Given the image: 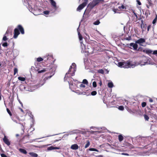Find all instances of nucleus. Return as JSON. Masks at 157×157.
<instances>
[{"instance_id": "nucleus-14", "label": "nucleus", "mask_w": 157, "mask_h": 157, "mask_svg": "<svg viewBox=\"0 0 157 157\" xmlns=\"http://www.w3.org/2000/svg\"><path fill=\"white\" fill-rule=\"evenodd\" d=\"M71 148L72 149L75 150L78 149V146L77 144H75L72 145L71 147Z\"/></svg>"}, {"instance_id": "nucleus-52", "label": "nucleus", "mask_w": 157, "mask_h": 157, "mask_svg": "<svg viewBox=\"0 0 157 157\" xmlns=\"http://www.w3.org/2000/svg\"><path fill=\"white\" fill-rule=\"evenodd\" d=\"M149 101L151 102H152L153 101V100L152 99L150 98L149 99Z\"/></svg>"}, {"instance_id": "nucleus-15", "label": "nucleus", "mask_w": 157, "mask_h": 157, "mask_svg": "<svg viewBox=\"0 0 157 157\" xmlns=\"http://www.w3.org/2000/svg\"><path fill=\"white\" fill-rule=\"evenodd\" d=\"M143 52H144L146 53L147 54L152 53L153 52L150 49H145L143 50Z\"/></svg>"}, {"instance_id": "nucleus-11", "label": "nucleus", "mask_w": 157, "mask_h": 157, "mask_svg": "<svg viewBox=\"0 0 157 157\" xmlns=\"http://www.w3.org/2000/svg\"><path fill=\"white\" fill-rule=\"evenodd\" d=\"M47 68H44L41 70L40 69H35V70L38 72V73H43L47 71Z\"/></svg>"}, {"instance_id": "nucleus-42", "label": "nucleus", "mask_w": 157, "mask_h": 157, "mask_svg": "<svg viewBox=\"0 0 157 157\" xmlns=\"http://www.w3.org/2000/svg\"><path fill=\"white\" fill-rule=\"evenodd\" d=\"M137 51H143V48H142V47H140L139 48L137 49Z\"/></svg>"}, {"instance_id": "nucleus-54", "label": "nucleus", "mask_w": 157, "mask_h": 157, "mask_svg": "<svg viewBox=\"0 0 157 157\" xmlns=\"http://www.w3.org/2000/svg\"><path fill=\"white\" fill-rule=\"evenodd\" d=\"M149 6V5H146V7H147V8H148V9H149V6Z\"/></svg>"}, {"instance_id": "nucleus-46", "label": "nucleus", "mask_w": 157, "mask_h": 157, "mask_svg": "<svg viewBox=\"0 0 157 157\" xmlns=\"http://www.w3.org/2000/svg\"><path fill=\"white\" fill-rule=\"evenodd\" d=\"M153 54L154 55L157 54V50H155L153 51Z\"/></svg>"}, {"instance_id": "nucleus-19", "label": "nucleus", "mask_w": 157, "mask_h": 157, "mask_svg": "<svg viewBox=\"0 0 157 157\" xmlns=\"http://www.w3.org/2000/svg\"><path fill=\"white\" fill-rule=\"evenodd\" d=\"M118 8L120 9V10H122L123 9H126V7L125 6L123 5H122L121 6H118Z\"/></svg>"}, {"instance_id": "nucleus-56", "label": "nucleus", "mask_w": 157, "mask_h": 157, "mask_svg": "<svg viewBox=\"0 0 157 157\" xmlns=\"http://www.w3.org/2000/svg\"><path fill=\"white\" fill-rule=\"evenodd\" d=\"M19 109H20V110L21 111V112H24L23 110L22 109H21V108H20Z\"/></svg>"}, {"instance_id": "nucleus-44", "label": "nucleus", "mask_w": 157, "mask_h": 157, "mask_svg": "<svg viewBox=\"0 0 157 157\" xmlns=\"http://www.w3.org/2000/svg\"><path fill=\"white\" fill-rule=\"evenodd\" d=\"M85 86L83 84H81L80 85V87L82 88H84L85 87Z\"/></svg>"}, {"instance_id": "nucleus-25", "label": "nucleus", "mask_w": 157, "mask_h": 157, "mask_svg": "<svg viewBox=\"0 0 157 157\" xmlns=\"http://www.w3.org/2000/svg\"><path fill=\"white\" fill-rule=\"evenodd\" d=\"M82 83L86 85H87L88 84L87 80L86 79H84L83 80Z\"/></svg>"}, {"instance_id": "nucleus-30", "label": "nucleus", "mask_w": 157, "mask_h": 157, "mask_svg": "<svg viewBox=\"0 0 157 157\" xmlns=\"http://www.w3.org/2000/svg\"><path fill=\"white\" fill-rule=\"evenodd\" d=\"M97 94V92L96 91H93L91 93V95L92 96L95 95Z\"/></svg>"}, {"instance_id": "nucleus-57", "label": "nucleus", "mask_w": 157, "mask_h": 157, "mask_svg": "<svg viewBox=\"0 0 157 157\" xmlns=\"http://www.w3.org/2000/svg\"><path fill=\"white\" fill-rule=\"evenodd\" d=\"M19 136V135L18 134H16V137H17L18 136Z\"/></svg>"}, {"instance_id": "nucleus-6", "label": "nucleus", "mask_w": 157, "mask_h": 157, "mask_svg": "<svg viewBox=\"0 0 157 157\" xmlns=\"http://www.w3.org/2000/svg\"><path fill=\"white\" fill-rule=\"evenodd\" d=\"M127 46L128 47H129V46H130L131 47H132L133 48V49L134 50H137V49L138 48V45L136 43H130L129 44H127Z\"/></svg>"}, {"instance_id": "nucleus-16", "label": "nucleus", "mask_w": 157, "mask_h": 157, "mask_svg": "<svg viewBox=\"0 0 157 157\" xmlns=\"http://www.w3.org/2000/svg\"><path fill=\"white\" fill-rule=\"evenodd\" d=\"M19 151L21 153L26 154L27 153V151L24 149L22 148H20L19 150Z\"/></svg>"}, {"instance_id": "nucleus-4", "label": "nucleus", "mask_w": 157, "mask_h": 157, "mask_svg": "<svg viewBox=\"0 0 157 157\" xmlns=\"http://www.w3.org/2000/svg\"><path fill=\"white\" fill-rule=\"evenodd\" d=\"M104 1V0H93L89 4L88 7L91 10L99 3L100 2L102 3Z\"/></svg>"}, {"instance_id": "nucleus-47", "label": "nucleus", "mask_w": 157, "mask_h": 157, "mask_svg": "<svg viewBox=\"0 0 157 157\" xmlns=\"http://www.w3.org/2000/svg\"><path fill=\"white\" fill-rule=\"evenodd\" d=\"M99 80H100V82H99V84L100 85V86H101L102 84V82L101 81V79L100 78H99Z\"/></svg>"}, {"instance_id": "nucleus-40", "label": "nucleus", "mask_w": 157, "mask_h": 157, "mask_svg": "<svg viewBox=\"0 0 157 157\" xmlns=\"http://www.w3.org/2000/svg\"><path fill=\"white\" fill-rule=\"evenodd\" d=\"M88 0H84V2L82 3H84V5L86 6L88 3Z\"/></svg>"}, {"instance_id": "nucleus-58", "label": "nucleus", "mask_w": 157, "mask_h": 157, "mask_svg": "<svg viewBox=\"0 0 157 157\" xmlns=\"http://www.w3.org/2000/svg\"><path fill=\"white\" fill-rule=\"evenodd\" d=\"M72 68V66H71L70 67V68H69V69H71H71Z\"/></svg>"}, {"instance_id": "nucleus-21", "label": "nucleus", "mask_w": 157, "mask_h": 157, "mask_svg": "<svg viewBox=\"0 0 157 157\" xmlns=\"http://www.w3.org/2000/svg\"><path fill=\"white\" fill-rule=\"evenodd\" d=\"M108 86L109 88H112L113 86V84L112 82H109L108 84Z\"/></svg>"}, {"instance_id": "nucleus-8", "label": "nucleus", "mask_w": 157, "mask_h": 157, "mask_svg": "<svg viewBox=\"0 0 157 157\" xmlns=\"http://www.w3.org/2000/svg\"><path fill=\"white\" fill-rule=\"evenodd\" d=\"M3 141L4 143L8 146L10 144V142L9 140L7 138L6 136H5L4 137L3 139Z\"/></svg>"}, {"instance_id": "nucleus-33", "label": "nucleus", "mask_w": 157, "mask_h": 157, "mask_svg": "<svg viewBox=\"0 0 157 157\" xmlns=\"http://www.w3.org/2000/svg\"><path fill=\"white\" fill-rule=\"evenodd\" d=\"M156 21H157V15H156L155 18L153 20L152 23L153 24H155Z\"/></svg>"}, {"instance_id": "nucleus-20", "label": "nucleus", "mask_w": 157, "mask_h": 157, "mask_svg": "<svg viewBox=\"0 0 157 157\" xmlns=\"http://www.w3.org/2000/svg\"><path fill=\"white\" fill-rule=\"evenodd\" d=\"M18 79L19 80L22 81H24L25 80V78L21 77H18Z\"/></svg>"}, {"instance_id": "nucleus-31", "label": "nucleus", "mask_w": 157, "mask_h": 157, "mask_svg": "<svg viewBox=\"0 0 157 157\" xmlns=\"http://www.w3.org/2000/svg\"><path fill=\"white\" fill-rule=\"evenodd\" d=\"M89 150L90 151H98L96 149L94 148H90Z\"/></svg>"}, {"instance_id": "nucleus-7", "label": "nucleus", "mask_w": 157, "mask_h": 157, "mask_svg": "<svg viewBox=\"0 0 157 157\" xmlns=\"http://www.w3.org/2000/svg\"><path fill=\"white\" fill-rule=\"evenodd\" d=\"M145 42V40L144 38H140L137 40L135 41V43L137 44H139L140 45H142V44Z\"/></svg>"}, {"instance_id": "nucleus-37", "label": "nucleus", "mask_w": 157, "mask_h": 157, "mask_svg": "<svg viewBox=\"0 0 157 157\" xmlns=\"http://www.w3.org/2000/svg\"><path fill=\"white\" fill-rule=\"evenodd\" d=\"M18 70L17 68H15L14 69V75H15L17 72Z\"/></svg>"}, {"instance_id": "nucleus-36", "label": "nucleus", "mask_w": 157, "mask_h": 157, "mask_svg": "<svg viewBox=\"0 0 157 157\" xmlns=\"http://www.w3.org/2000/svg\"><path fill=\"white\" fill-rule=\"evenodd\" d=\"M7 39L8 38H7L6 36H4L2 38V40L4 41H6L7 40Z\"/></svg>"}, {"instance_id": "nucleus-39", "label": "nucleus", "mask_w": 157, "mask_h": 157, "mask_svg": "<svg viewBox=\"0 0 157 157\" xmlns=\"http://www.w3.org/2000/svg\"><path fill=\"white\" fill-rule=\"evenodd\" d=\"M2 45L4 47H7L8 46L7 43L5 42L2 44Z\"/></svg>"}, {"instance_id": "nucleus-26", "label": "nucleus", "mask_w": 157, "mask_h": 157, "mask_svg": "<svg viewBox=\"0 0 157 157\" xmlns=\"http://www.w3.org/2000/svg\"><path fill=\"white\" fill-rule=\"evenodd\" d=\"M100 23V22L99 20H97L94 23V24L95 25H98Z\"/></svg>"}, {"instance_id": "nucleus-18", "label": "nucleus", "mask_w": 157, "mask_h": 157, "mask_svg": "<svg viewBox=\"0 0 157 157\" xmlns=\"http://www.w3.org/2000/svg\"><path fill=\"white\" fill-rule=\"evenodd\" d=\"M29 154L30 155L33 157H37L38 156L37 154L33 152H30Z\"/></svg>"}, {"instance_id": "nucleus-29", "label": "nucleus", "mask_w": 157, "mask_h": 157, "mask_svg": "<svg viewBox=\"0 0 157 157\" xmlns=\"http://www.w3.org/2000/svg\"><path fill=\"white\" fill-rule=\"evenodd\" d=\"M6 110L8 114L10 115V116H11L12 115V114L10 110L8 108H7Z\"/></svg>"}, {"instance_id": "nucleus-10", "label": "nucleus", "mask_w": 157, "mask_h": 157, "mask_svg": "<svg viewBox=\"0 0 157 157\" xmlns=\"http://www.w3.org/2000/svg\"><path fill=\"white\" fill-rule=\"evenodd\" d=\"M86 5H84V3H82L80 5H79L77 8V11H80L83 9L84 7Z\"/></svg>"}, {"instance_id": "nucleus-17", "label": "nucleus", "mask_w": 157, "mask_h": 157, "mask_svg": "<svg viewBox=\"0 0 157 157\" xmlns=\"http://www.w3.org/2000/svg\"><path fill=\"white\" fill-rule=\"evenodd\" d=\"M119 140L120 142H121L124 139V137L122 135H119L118 136Z\"/></svg>"}, {"instance_id": "nucleus-13", "label": "nucleus", "mask_w": 157, "mask_h": 157, "mask_svg": "<svg viewBox=\"0 0 157 157\" xmlns=\"http://www.w3.org/2000/svg\"><path fill=\"white\" fill-rule=\"evenodd\" d=\"M142 24L141 25V28L142 29V31H144L146 30V25H144L143 23V21L142 20Z\"/></svg>"}, {"instance_id": "nucleus-49", "label": "nucleus", "mask_w": 157, "mask_h": 157, "mask_svg": "<svg viewBox=\"0 0 157 157\" xmlns=\"http://www.w3.org/2000/svg\"><path fill=\"white\" fill-rule=\"evenodd\" d=\"M133 12L134 14V15L136 17V18H137L138 16L137 14V13H135L134 11H133Z\"/></svg>"}, {"instance_id": "nucleus-24", "label": "nucleus", "mask_w": 157, "mask_h": 157, "mask_svg": "<svg viewBox=\"0 0 157 157\" xmlns=\"http://www.w3.org/2000/svg\"><path fill=\"white\" fill-rule=\"evenodd\" d=\"M98 72L103 74H104V71L102 69H99L98 71Z\"/></svg>"}, {"instance_id": "nucleus-53", "label": "nucleus", "mask_w": 157, "mask_h": 157, "mask_svg": "<svg viewBox=\"0 0 157 157\" xmlns=\"http://www.w3.org/2000/svg\"><path fill=\"white\" fill-rule=\"evenodd\" d=\"M150 28H151V26L150 25H148L147 26V31H148L149 30V29Z\"/></svg>"}, {"instance_id": "nucleus-51", "label": "nucleus", "mask_w": 157, "mask_h": 157, "mask_svg": "<svg viewBox=\"0 0 157 157\" xmlns=\"http://www.w3.org/2000/svg\"><path fill=\"white\" fill-rule=\"evenodd\" d=\"M137 2L138 4L139 5H140L141 4V2L137 0Z\"/></svg>"}, {"instance_id": "nucleus-34", "label": "nucleus", "mask_w": 157, "mask_h": 157, "mask_svg": "<svg viewBox=\"0 0 157 157\" xmlns=\"http://www.w3.org/2000/svg\"><path fill=\"white\" fill-rule=\"evenodd\" d=\"M146 103L145 102H143L142 103L141 106L142 107H145L146 105Z\"/></svg>"}, {"instance_id": "nucleus-23", "label": "nucleus", "mask_w": 157, "mask_h": 157, "mask_svg": "<svg viewBox=\"0 0 157 157\" xmlns=\"http://www.w3.org/2000/svg\"><path fill=\"white\" fill-rule=\"evenodd\" d=\"M144 117L146 121H148L149 119V117L148 115L146 114L144 115Z\"/></svg>"}, {"instance_id": "nucleus-45", "label": "nucleus", "mask_w": 157, "mask_h": 157, "mask_svg": "<svg viewBox=\"0 0 157 157\" xmlns=\"http://www.w3.org/2000/svg\"><path fill=\"white\" fill-rule=\"evenodd\" d=\"M72 65L74 67L73 68H76V64L75 63H73L72 64Z\"/></svg>"}, {"instance_id": "nucleus-41", "label": "nucleus", "mask_w": 157, "mask_h": 157, "mask_svg": "<svg viewBox=\"0 0 157 157\" xmlns=\"http://www.w3.org/2000/svg\"><path fill=\"white\" fill-rule=\"evenodd\" d=\"M125 39L126 40H131V37L130 36H129L128 37L125 38Z\"/></svg>"}, {"instance_id": "nucleus-62", "label": "nucleus", "mask_w": 157, "mask_h": 157, "mask_svg": "<svg viewBox=\"0 0 157 157\" xmlns=\"http://www.w3.org/2000/svg\"><path fill=\"white\" fill-rule=\"evenodd\" d=\"M1 99V95H0V100Z\"/></svg>"}, {"instance_id": "nucleus-28", "label": "nucleus", "mask_w": 157, "mask_h": 157, "mask_svg": "<svg viewBox=\"0 0 157 157\" xmlns=\"http://www.w3.org/2000/svg\"><path fill=\"white\" fill-rule=\"evenodd\" d=\"M50 11L48 10H46L43 12V13L45 15H48L50 13Z\"/></svg>"}, {"instance_id": "nucleus-27", "label": "nucleus", "mask_w": 157, "mask_h": 157, "mask_svg": "<svg viewBox=\"0 0 157 157\" xmlns=\"http://www.w3.org/2000/svg\"><path fill=\"white\" fill-rule=\"evenodd\" d=\"M147 2L149 5V6H152L153 5L152 2L151 0H147Z\"/></svg>"}, {"instance_id": "nucleus-1", "label": "nucleus", "mask_w": 157, "mask_h": 157, "mask_svg": "<svg viewBox=\"0 0 157 157\" xmlns=\"http://www.w3.org/2000/svg\"><path fill=\"white\" fill-rule=\"evenodd\" d=\"M19 31L22 34H24L25 33L24 29L22 26L20 25H18L17 28L14 29L13 38L16 39L17 38L18 36L20 34Z\"/></svg>"}, {"instance_id": "nucleus-59", "label": "nucleus", "mask_w": 157, "mask_h": 157, "mask_svg": "<svg viewBox=\"0 0 157 157\" xmlns=\"http://www.w3.org/2000/svg\"><path fill=\"white\" fill-rule=\"evenodd\" d=\"M52 77V75H51L49 76L48 77V78H50Z\"/></svg>"}, {"instance_id": "nucleus-2", "label": "nucleus", "mask_w": 157, "mask_h": 157, "mask_svg": "<svg viewBox=\"0 0 157 157\" xmlns=\"http://www.w3.org/2000/svg\"><path fill=\"white\" fill-rule=\"evenodd\" d=\"M118 64L119 67L124 68L133 67H134V65L131 63V62L129 61H127L126 62H119Z\"/></svg>"}, {"instance_id": "nucleus-43", "label": "nucleus", "mask_w": 157, "mask_h": 157, "mask_svg": "<svg viewBox=\"0 0 157 157\" xmlns=\"http://www.w3.org/2000/svg\"><path fill=\"white\" fill-rule=\"evenodd\" d=\"M1 155L2 157H7L5 154L3 153L1 154Z\"/></svg>"}, {"instance_id": "nucleus-50", "label": "nucleus", "mask_w": 157, "mask_h": 157, "mask_svg": "<svg viewBox=\"0 0 157 157\" xmlns=\"http://www.w3.org/2000/svg\"><path fill=\"white\" fill-rule=\"evenodd\" d=\"M117 10H118L117 9H114L113 10V11L115 13H116Z\"/></svg>"}, {"instance_id": "nucleus-5", "label": "nucleus", "mask_w": 157, "mask_h": 157, "mask_svg": "<svg viewBox=\"0 0 157 157\" xmlns=\"http://www.w3.org/2000/svg\"><path fill=\"white\" fill-rule=\"evenodd\" d=\"M73 69H74V71L72 73H71V70L69 69L68 72L66 73L64 78L65 81L67 80V76L68 74H71L72 76H73L75 75V72L76 71V68H73Z\"/></svg>"}, {"instance_id": "nucleus-55", "label": "nucleus", "mask_w": 157, "mask_h": 157, "mask_svg": "<svg viewBox=\"0 0 157 157\" xmlns=\"http://www.w3.org/2000/svg\"><path fill=\"white\" fill-rule=\"evenodd\" d=\"M19 103H20V104L22 106L23 104H22V103L19 100Z\"/></svg>"}, {"instance_id": "nucleus-35", "label": "nucleus", "mask_w": 157, "mask_h": 157, "mask_svg": "<svg viewBox=\"0 0 157 157\" xmlns=\"http://www.w3.org/2000/svg\"><path fill=\"white\" fill-rule=\"evenodd\" d=\"M93 86L94 87H96L97 86L96 82L94 81L93 82Z\"/></svg>"}, {"instance_id": "nucleus-64", "label": "nucleus", "mask_w": 157, "mask_h": 157, "mask_svg": "<svg viewBox=\"0 0 157 157\" xmlns=\"http://www.w3.org/2000/svg\"><path fill=\"white\" fill-rule=\"evenodd\" d=\"M151 108H152V106H151Z\"/></svg>"}, {"instance_id": "nucleus-63", "label": "nucleus", "mask_w": 157, "mask_h": 157, "mask_svg": "<svg viewBox=\"0 0 157 157\" xmlns=\"http://www.w3.org/2000/svg\"><path fill=\"white\" fill-rule=\"evenodd\" d=\"M1 63H0V67L1 66Z\"/></svg>"}, {"instance_id": "nucleus-22", "label": "nucleus", "mask_w": 157, "mask_h": 157, "mask_svg": "<svg viewBox=\"0 0 157 157\" xmlns=\"http://www.w3.org/2000/svg\"><path fill=\"white\" fill-rule=\"evenodd\" d=\"M90 141H87V143L85 145V148H87L90 145Z\"/></svg>"}, {"instance_id": "nucleus-12", "label": "nucleus", "mask_w": 157, "mask_h": 157, "mask_svg": "<svg viewBox=\"0 0 157 157\" xmlns=\"http://www.w3.org/2000/svg\"><path fill=\"white\" fill-rule=\"evenodd\" d=\"M60 149V147H54L52 146H51L48 147L47 148V150L48 151L52 150L54 149Z\"/></svg>"}, {"instance_id": "nucleus-60", "label": "nucleus", "mask_w": 157, "mask_h": 157, "mask_svg": "<svg viewBox=\"0 0 157 157\" xmlns=\"http://www.w3.org/2000/svg\"><path fill=\"white\" fill-rule=\"evenodd\" d=\"M59 141V140H55V141H54V142H57V141Z\"/></svg>"}, {"instance_id": "nucleus-48", "label": "nucleus", "mask_w": 157, "mask_h": 157, "mask_svg": "<svg viewBox=\"0 0 157 157\" xmlns=\"http://www.w3.org/2000/svg\"><path fill=\"white\" fill-rule=\"evenodd\" d=\"M121 155H129V154L127 153H122L121 154Z\"/></svg>"}, {"instance_id": "nucleus-9", "label": "nucleus", "mask_w": 157, "mask_h": 157, "mask_svg": "<svg viewBox=\"0 0 157 157\" xmlns=\"http://www.w3.org/2000/svg\"><path fill=\"white\" fill-rule=\"evenodd\" d=\"M50 3L54 8L56 9L57 8L56 2L54 0H49Z\"/></svg>"}, {"instance_id": "nucleus-3", "label": "nucleus", "mask_w": 157, "mask_h": 157, "mask_svg": "<svg viewBox=\"0 0 157 157\" xmlns=\"http://www.w3.org/2000/svg\"><path fill=\"white\" fill-rule=\"evenodd\" d=\"M43 58L44 59L41 57H39L37 58L36 61L38 62H40L42 61L44 59L45 61L49 63H52V62L50 61L51 60L53 59V57L52 56H50L49 55H47L44 57H43Z\"/></svg>"}, {"instance_id": "nucleus-38", "label": "nucleus", "mask_w": 157, "mask_h": 157, "mask_svg": "<svg viewBox=\"0 0 157 157\" xmlns=\"http://www.w3.org/2000/svg\"><path fill=\"white\" fill-rule=\"evenodd\" d=\"M78 36H79V38L80 40H81L82 39V35L80 34V33H78Z\"/></svg>"}, {"instance_id": "nucleus-61", "label": "nucleus", "mask_w": 157, "mask_h": 157, "mask_svg": "<svg viewBox=\"0 0 157 157\" xmlns=\"http://www.w3.org/2000/svg\"><path fill=\"white\" fill-rule=\"evenodd\" d=\"M29 136V135H28V136H27V137H28ZM26 137V136H24L23 137V139H24V138H25Z\"/></svg>"}, {"instance_id": "nucleus-32", "label": "nucleus", "mask_w": 157, "mask_h": 157, "mask_svg": "<svg viewBox=\"0 0 157 157\" xmlns=\"http://www.w3.org/2000/svg\"><path fill=\"white\" fill-rule=\"evenodd\" d=\"M118 109L121 110H124V107L123 106H120L118 107Z\"/></svg>"}]
</instances>
